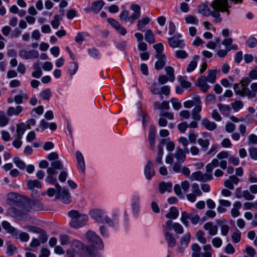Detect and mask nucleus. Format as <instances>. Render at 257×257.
Returning a JSON list of instances; mask_svg holds the SVG:
<instances>
[{
  "label": "nucleus",
  "instance_id": "f257e3e1",
  "mask_svg": "<svg viewBox=\"0 0 257 257\" xmlns=\"http://www.w3.org/2000/svg\"><path fill=\"white\" fill-rule=\"evenodd\" d=\"M86 242L87 243L85 247L86 252L90 256L95 257L98 255V250H102L104 248L102 240L97 234L92 231L88 230L85 234Z\"/></svg>",
  "mask_w": 257,
  "mask_h": 257
},
{
  "label": "nucleus",
  "instance_id": "f03ea898",
  "mask_svg": "<svg viewBox=\"0 0 257 257\" xmlns=\"http://www.w3.org/2000/svg\"><path fill=\"white\" fill-rule=\"evenodd\" d=\"M25 202L24 200L16 207H11L7 210V214L10 216L21 221H28L31 217L28 214L29 211L25 209Z\"/></svg>",
  "mask_w": 257,
  "mask_h": 257
},
{
  "label": "nucleus",
  "instance_id": "7ed1b4c3",
  "mask_svg": "<svg viewBox=\"0 0 257 257\" xmlns=\"http://www.w3.org/2000/svg\"><path fill=\"white\" fill-rule=\"evenodd\" d=\"M68 215L71 218L69 222L70 226L77 228L85 225L88 220V216L85 214H80L78 211L72 210L68 212Z\"/></svg>",
  "mask_w": 257,
  "mask_h": 257
},
{
  "label": "nucleus",
  "instance_id": "20e7f679",
  "mask_svg": "<svg viewBox=\"0 0 257 257\" xmlns=\"http://www.w3.org/2000/svg\"><path fill=\"white\" fill-rule=\"evenodd\" d=\"M198 12L202 14L205 17L211 16L214 18L213 22L217 24L222 22V19L221 18L220 14L218 11L210 10L207 6L205 5H200L198 7Z\"/></svg>",
  "mask_w": 257,
  "mask_h": 257
},
{
  "label": "nucleus",
  "instance_id": "39448f33",
  "mask_svg": "<svg viewBox=\"0 0 257 257\" xmlns=\"http://www.w3.org/2000/svg\"><path fill=\"white\" fill-rule=\"evenodd\" d=\"M210 7L213 11L220 12H225L227 15H229V8L230 7L228 4V0H213L210 4Z\"/></svg>",
  "mask_w": 257,
  "mask_h": 257
},
{
  "label": "nucleus",
  "instance_id": "423d86ee",
  "mask_svg": "<svg viewBox=\"0 0 257 257\" xmlns=\"http://www.w3.org/2000/svg\"><path fill=\"white\" fill-rule=\"evenodd\" d=\"M251 79L249 77H242L240 81V84L235 83L233 85V89L236 95L244 97L245 88H248V85L250 83Z\"/></svg>",
  "mask_w": 257,
  "mask_h": 257
},
{
  "label": "nucleus",
  "instance_id": "0eeeda50",
  "mask_svg": "<svg viewBox=\"0 0 257 257\" xmlns=\"http://www.w3.org/2000/svg\"><path fill=\"white\" fill-rule=\"evenodd\" d=\"M57 191L56 198L60 199L63 203L69 204L71 202V197L68 190L65 189H62L59 184H55Z\"/></svg>",
  "mask_w": 257,
  "mask_h": 257
},
{
  "label": "nucleus",
  "instance_id": "6e6552de",
  "mask_svg": "<svg viewBox=\"0 0 257 257\" xmlns=\"http://www.w3.org/2000/svg\"><path fill=\"white\" fill-rule=\"evenodd\" d=\"M169 46L172 48H179L183 49L185 46L184 40L182 39V35L177 34L172 37L167 38Z\"/></svg>",
  "mask_w": 257,
  "mask_h": 257
},
{
  "label": "nucleus",
  "instance_id": "1a4fd4ad",
  "mask_svg": "<svg viewBox=\"0 0 257 257\" xmlns=\"http://www.w3.org/2000/svg\"><path fill=\"white\" fill-rule=\"evenodd\" d=\"M25 202V207L27 211H30L31 209L36 211H41L43 209V203L38 200L24 199Z\"/></svg>",
  "mask_w": 257,
  "mask_h": 257
},
{
  "label": "nucleus",
  "instance_id": "9d476101",
  "mask_svg": "<svg viewBox=\"0 0 257 257\" xmlns=\"http://www.w3.org/2000/svg\"><path fill=\"white\" fill-rule=\"evenodd\" d=\"M90 217L98 223H104L106 218V212L100 209H94L89 212Z\"/></svg>",
  "mask_w": 257,
  "mask_h": 257
},
{
  "label": "nucleus",
  "instance_id": "9b49d317",
  "mask_svg": "<svg viewBox=\"0 0 257 257\" xmlns=\"http://www.w3.org/2000/svg\"><path fill=\"white\" fill-rule=\"evenodd\" d=\"M212 174L206 172V173L203 174L201 171H198L192 173L191 178L193 180H196L200 182H206L210 181L212 179Z\"/></svg>",
  "mask_w": 257,
  "mask_h": 257
},
{
  "label": "nucleus",
  "instance_id": "f8f14e48",
  "mask_svg": "<svg viewBox=\"0 0 257 257\" xmlns=\"http://www.w3.org/2000/svg\"><path fill=\"white\" fill-rule=\"evenodd\" d=\"M19 55L20 57L24 59H30L33 58H37L39 56L38 51L35 50L27 51L22 49L19 51Z\"/></svg>",
  "mask_w": 257,
  "mask_h": 257
},
{
  "label": "nucleus",
  "instance_id": "ddd939ff",
  "mask_svg": "<svg viewBox=\"0 0 257 257\" xmlns=\"http://www.w3.org/2000/svg\"><path fill=\"white\" fill-rule=\"evenodd\" d=\"M131 9L133 11V13L128 17V21L133 23L135 20L140 18L141 16V7L138 5L133 4L131 6Z\"/></svg>",
  "mask_w": 257,
  "mask_h": 257
},
{
  "label": "nucleus",
  "instance_id": "4468645a",
  "mask_svg": "<svg viewBox=\"0 0 257 257\" xmlns=\"http://www.w3.org/2000/svg\"><path fill=\"white\" fill-rule=\"evenodd\" d=\"M144 174L148 180H151L155 176V172L154 168V165L152 161H149L145 167Z\"/></svg>",
  "mask_w": 257,
  "mask_h": 257
},
{
  "label": "nucleus",
  "instance_id": "2eb2a0df",
  "mask_svg": "<svg viewBox=\"0 0 257 257\" xmlns=\"http://www.w3.org/2000/svg\"><path fill=\"white\" fill-rule=\"evenodd\" d=\"M29 95L26 91L20 90L19 94L14 96V100L17 104H20L27 101Z\"/></svg>",
  "mask_w": 257,
  "mask_h": 257
},
{
  "label": "nucleus",
  "instance_id": "dca6fc26",
  "mask_svg": "<svg viewBox=\"0 0 257 257\" xmlns=\"http://www.w3.org/2000/svg\"><path fill=\"white\" fill-rule=\"evenodd\" d=\"M251 90L248 88H245L244 97L248 99L254 98L257 93V82L252 83L250 85Z\"/></svg>",
  "mask_w": 257,
  "mask_h": 257
},
{
  "label": "nucleus",
  "instance_id": "f3484780",
  "mask_svg": "<svg viewBox=\"0 0 257 257\" xmlns=\"http://www.w3.org/2000/svg\"><path fill=\"white\" fill-rule=\"evenodd\" d=\"M202 104V102L199 96L193 97L191 100H187L183 103L184 106L190 108L192 106L197 107Z\"/></svg>",
  "mask_w": 257,
  "mask_h": 257
},
{
  "label": "nucleus",
  "instance_id": "a211bd4d",
  "mask_svg": "<svg viewBox=\"0 0 257 257\" xmlns=\"http://www.w3.org/2000/svg\"><path fill=\"white\" fill-rule=\"evenodd\" d=\"M240 180L235 175L229 176L228 179L226 180L224 183L225 187L230 190L234 189L233 185H237Z\"/></svg>",
  "mask_w": 257,
  "mask_h": 257
},
{
  "label": "nucleus",
  "instance_id": "6ab92c4d",
  "mask_svg": "<svg viewBox=\"0 0 257 257\" xmlns=\"http://www.w3.org/2000/svg\"><path fill=\"white\" fill-rule=\"evenodd\" d=\"M203 228L205 230L208 231V234L211 236L215 235L218 232L217 226L211 222L205 223Z\"/></svg>",
  "mask_w": 257,
  "mask_h": 257
},
{
  "label": "nucleus",
  "instance_id": "aec40b11",
  "mask_svg": "<svg viewBox=\"0 0 257 257\" xmlns=\"http://www.w3.org/2000/svg\"><path fill=\"white\" fill-rule=\"evenodd\" d=\"M23 110V107L19 105L16 107L10 106L7 110V114L8 116L11 117L13 115H19Z\"/></svg>",
  "mask_w": 257,
  "mask_h": 257
},
{
  "label": "nucleus",
  "instance_id": "412c9836",
  "mask_svg": "<svg viewBox=\"0 0 257 257\" xmlns=\"http://www.w3.org/2000/svg\"><path fill=\"white\" fill-rule=\"evenodd\" d=\"M156 128L154 125H151L149 128V142L152 149H154L155 145Z\"/></svg>",
  "mask_w": 257,
  "mask_h": 257
},
{
  "label": "nucleus",
  "instance_id": "4be33fe9",
  "mask_svg": "<svg viewBox=\"0 0 257 257\" xmlns=\"http://www.w3.org/2000/svg\"><path fill=\"white\" fill-rule=\"evenodd\" d=\"M71 246L74 251L77 252L86 251L85 247H87L83 243L78 240H74L71 243Z\"/></svg>",
  "mask_w": 257,
  "mask_h": 257
},
{
  "label": "nucleus",
  "instance_id": "5701e85b",
  "mask_svg": "<svg viewBox=\"0 0 257 257\" xmlns=\"http://www.w3.org/2000/svg\"><path fill=\"white\" fill-rule=\"evenodd\" d=\"M173 156L176 158L177 162L179 163H183L185 161L186 157L183 150L179 147L176 148Z\"/></svg>",
  "mask_w": 257,
  "mask_h": 257
},
{
  "label": "nucleus",
  "instance_id": "b1692460",
  "mask_svg": "<svg viewBox=\"0 0 257 257\" xmlns=\"http://www.w3.org/2000/svg\"><path fill=\"white\" fill-rule=\"evenodd\" d=\"M158 189L161 193H164L166 192H171L172 190V184L170 182H161L159 184Z\"/></svg>",
  "mask_w": 257,
  "mask_h": 257
},
{
  "label": "nucleus",
  "instance_id": "393cba45",
  "mask_svg": "<svg viewBox=\"0 0 257 257\" xmlns=\"http://www.w3.org/2000/svg\"><path fill=\"white\" fill-rule=\"evenodd\" d=\"M207 82L206 77L204 76H201L198 80V86L204 93H206L210 88V86L207 83Z\"/></svg>",
  "mask_w": 257,
  "mask_h": 257
},
{
  "label": "nucleus",
  "instance_id": "a878e982",
  "mask_svg": "<svg viewBox=\"0 0 257 257\" xmlns=\"http://www.w3.org/2000/svg\"><path fill=\"white\" fill-rule=\"evenodd\" d=\"M202 110V104L194 107V108L191 110V115L192 119L195 121H200L201 119V116L200 114Z\"/></svg>",
  "mask_w": 257,
  "mask_h": 257
},
{
  "label": "nucleus",
  "instance_id": "bb28decb",
  "mask_svg": "<svg viewBox=\"0 0 257 257\" xmlns=\"http://www.w3.org/2000/svg\"><path fill=\"white\" fill-rule=\"evenodd\" d=\"M201 124L209 131H212L217 127V124L214 121H211L205 118L202 120Z\"/></svg>",
  "mask_w": 257,
  "mask_h": 257
},
{
  "label": "nucleus",
  "instance_id": "cd10ccee",
  "mask_svg": "<svg viewBox=\"0 0 257 257\" xmlns=\"http://www.w3.org/2000/svg\"><path fill=\"white\" fill-rule=\"evenodd\" d=\"M217 107L222 115L227 116L229 115L231 110V107L229 105L218 103Z\"/></svg>",
  "mask_w": 257,
  "mask_h": 257
},
{
  "label": "nucleus",
  "instance_id": "c85d7f7f",
  "mask_svg": "<svg viewBox=\"0 0 257 257\" xmlns=\"http://www.w3.org/2000/svg\"><path fill=\"white\" fill-rule=\"evenodd\" d=\"M2 225L7 233L12 234L13 236H14L17 230V229L12 226L11 224L7 221H3L2 223Z\"/></svg>",
  "mask_w": 257,
  "mask_h": 257
},
{
  "label": "nucleus",
  "instance_id": "c756f323",
  "mask_svg": "<svg viewBox=\"0 0 257 257\" xmlns=\"http://www.w3.org/2000/svg\"><path fill=\"white\" fill-rule=\"evenodd\" d=\"M27 186L29 190H33L35 188L40 189L42 187L41 182L36 179L28 180L27 181Z\"/></svg>",
  "mask_w": 257,
  "mask_h": 257
},
{
  "label": "nucleus",
  "instance_id": "7c9ffc66",
  "mask_svg": "<svg viewBox=\"0 0 257 257\" xmlns=\"http://www.w3.org/2000/svg\"><path fill=\"white\" fill-rule=\"evenodd\" d=\"M27 126L24 122H21L17 125V138L22 139L26 131Z\"/></svg>",
  "mask_w": 257,
  "mask_h": 257
},
{
  "label": "nucleus",
  "instance_id": "2f4dec72",
  "mask_svg": "<svg viewBox=\"0 0 257 257\" xmlns=\"http://www.w3.org/2000/svg\"><path fill=\"white\" fill-rule=\"evenodd\" d=\"M179 215V211L174 207H171L169 209V212L166 214L165 216L167 218L175 219Z\"/></svg>",
  "mask_w": 257,
  "mask_h": 257
},
{
  "label": "nucleus",
  "instance_id": "473e14b6",
  "mask_svg": "<svg viewBox=\"0 0 257 257\" xmlns=\"http://www.w3.org/2000/svg\"><path fill=\"white\" fill-rule=\"evenodd\" d=\"M219 166V162L218 159H213L211 163L208 164L206 166V172L212 174V171L214 168L217 167Z\"/></svg>",
  "mask_w": 257,
  "mask_h": 257
},
{
  "label": "nucleus",
  "instance_id": "72a5a7b5",
  "mask_svg": "<svg viewBox=\"0 0 257 257\" xmlns=\"http://www.w3.org/2000/svg\"><path fill=\"white\" fill-rule=\"evenodd\" d=\"M191 249L193 251L192 257H201L202 252H201L200 246L196 243L191 245Z\"/></svg>",
  "mask_w": 257,
  "mask_h": 257
},
{
  "label": "nucleus",
  "instance_id": "f704fd0d",
  "mask_svg": "<svg viewBox=\"0 0 257 257\" xmlns=\"http://www.w3.org/2000/svg\"><path fill=\"white\" fill-rule=\"evenodd\" d=\"M164 235L165 239L169 247H172L175 246L176 241L171 232H167V233L165 234Z\"/></svg>",
  "mask_w": 257,
  "mask_h": 257
},
{
  "label": "nucleus",
  "instance_id": "c9c22d12",
  "mask_svg": "<svg viewBox=\"0 0 257 257\" xmlns=\"http://www.w3.org/2000/svg\"><path fill=\"white\" fill-rule=\"evenodd\" d=\"M156 58L158 60L155 63V69L157 70L161 69L166 64V56H162Z\"/></svg>",
  "mask_w": 257,
  "mask_h": 257
},
{
  "label": "nucleus",
  "instance_id": "e433bc0d",
  "mask_svg": "<svg viewBox=\"0 0 257 257\" xmlns=\"http://www.w3.org/2000/svg\"><path fill=\"white\" fill-rule=\"evenodd\" d=\"M190 217L191 215L186 211L181 212L180 220L186 227H188L189 225L188 219H190Z\"/></svg>",
  "mask_w": 257,
  "mask_h": 257
},
{
  "label": "nucleus",
  "instance_id": "4c0bfd02",
  "mask_svg": "<svg viewBox=\"0 0 257 257\" xmlns=\"http://www.w3.org/2000/svg\"><path fill=\"white\" fill-rule=\"evenodd\" d=\"M13 236L16 238H20L21 241L24 242L28 241L30 238L29 235L27 233L24 232H19L18 230Z\"/></svg>",
  "mask_w": 257,
  "mask_h": 257
},
{
  "label": "nucleus",
  "instance_id": "58836bf2",
  "mask_svg": "<svg viewBox=\"0 0 257 257\" xmlns=\"http://www.w3.org/2000/svg\"><path fill=\"white\" fill-rule=\"evenodd\" d=\"M150 21V19L147 17L139 20L137 24L138 30L139 31H144L143 29L146 25L149 23Z\"/></svg>",
  "mask_w": 257,
  "mask_h": 257
},
{
  "label": "nucleus",
  "instance_id": "ea45409f",
  "mask_svg": "<svg viewBox=\"0 0 257 257\" xmlns=\"http://www.w3.org/2000/svg\"><path fill=\"white\" fill-rule=\"evenodd\" d=\"M104 5V3L103 1H97L92 3L91 9L95 13H98L100 11Z\"/></svg>",
  "mask_w": 257,
  "mask_h": 257
},
{
  "label": "nucleus",
  "instance_id": "a19ab883",
  "mask_svg": "<svg viewBox=\"0 0 257 257\" xmlns=\"http://www.w3.org/2000/svg\"><path fill=\"white\" fill-rule=\"evenodd\" d=\"M153 47L156 52L155 55L156 58H159L160 56H165V55L162 53L164 50V47L162 43H159L155 44L153 46Z\"/></svg>",
  "mask_w": 257,
  "mask_h": 257
},
{
  "label": "nucleus",
  "instance_id": "79ce46f5",
  "mask_svg": "<svg viewBox=\"0 0 257 257\" xmlns=\"http://www.w3.org/2000/svg\"><path fill=\"white\" fill-rule=\"evenodd\" d=\"M88 36V34L86 32H79L75 37V40L78 44L81 45L83 41Z\"/></svg>",
  "mask_w": 257,
  "mask_h": 257
},
{
  "label": "nucleus",
  "instance_id": "37998d69",
  "mask_svg": "<svg viewBox=\"0 0 257 257\" xmlns=\"http://www.w3.org/2000/svg\"><path fill=\"white\" fill-rule=\"evenodd\" d=\"M145 38L149 43L153 44L155 42L154 35L152 30H148L145 34Z\"/></svg>",
  "mask_w": 257,
  "mask_h": 257
},
{
  "label": "nucleus",
  "instance_id": "c03bdc74",
  "mask_svg": "<svg viewBox=\"0 0 257 257\" xmlns=\"http://www.w3.org/2000/svg\"><path fill=\"white\" fill-rule=\"evenodd\" d=\"M178 81L180 85L183 88L187 89L191 86V83L186 80V77L179 76L178 77Z\"/></svg>",
  "mask_w": 257,
  "mask_h": 257
},
{
  "label": "nucleus",
  "instance_id": "a18cd8bd",
  "mask_svg": "<svg viewBox=\"0 0 257 257\" xmlns=\"http://www.w3.org/2000/svg\"><path fill=\"white\" fill-rule=\"evenodd\" d=\"M204 253H202L201 257H212L213 249L210 244H207L203 246Z\"/></svg>",
  "mask_w": 257,
  "mask_h": 257
},
{
  "label": "nucleus",
  "instance_id": "49530a36",
  "mask_svg": "<svg viewBox=\"0 0 257 257\" xmlns=\"http://www.w3.org/2000/svg\"><path fill=\"white\" fill-rule=\"evenodd\" d=\"M191 235L190 233L187 232L181 238V245L182 247L185 248L188 246L190 240Z\"/></svg>",
  "mask_w": 257,
  "mask_h": 257
},
{
  "label": "nucleus",
  "instance_id": "de8ad7c7",
  "mask_svg": "<svg viewBox=\"0 0 257 257\" xmlns=\"http://www.w3.org/2000/svg\"><path fill=\"white\" fill-rule=\"evenodd\" d=\"M9 121V118L6 116L4 111L0 110V126L7 125Z\"/></svg>",
  "mask_w": 257,
  "mask_h": 257
},
{
  "label": "nucleus",
  "instance_id": "09e8293b",
  "mask_svg": "<svg viewBox=\"0 0 257 257\" xmlns=\"http://www.w3.org/2000/svg\"><path fill=\"white\" fill-rule=\"evenodd\" d=\"M34 67L35 69V70L32 73V77L36 78H40L42 75V71L41 69L39 67V64H34Z\"/></svg>",
  "mask_w": 257,
  "mask_h": 257
},
{
  "label": "nucleus",
  "instance_id": "8fccbe9b",
  "mask_svg": "<svg viewBox=\"0 0 257 257\" xmlns=\"http://www.w3.org/2000/svg\"><path fill=\"white\" fill-rule=\"evenodd\" d=\"M198 143L201 147L202 150L206 151L209 146L210 142L208 139H203L201 138L198 139Z\"/></svg>",
  "mask_w": 257,
  "mask_h": 257
},
{
  "label": "nucleus",
  "instance_id": "3c124183",
  "mask_svg": "<svg viewBox=\"0 0 257 257\" xmlns=\"http://www.w3.org/2000/svg\"><path fill=\"white\" fill-rule=\"evenodd\" d=\"M52 93L50 88H46L43 91H42L40 94L39 96L40 98L44 100H49L50 99V96H51Z\"/></svg>",
  "mask_w": 257,
  "mask_h": 257
},
{
  "label": "nucleus",
  "instance_id": "603ef678",
  "mask_svg": "<svg viewBox=\"0 0 257 257\" xmlns=\"http://www.w3.org/2000/svg\"><path fill=\"white\" fill-rule=\"evenodd\" d=\"M174 56L177 59H185L188 57V54L184 50H178L174 52Z\"/></svg>",
  "mask_w": 257,
  "mask_h": 257
},
{
  "label": "nucleus",
  "instance_id": "864d4df0",
  "mask_svg": "<svg viewBox=\"0 0 257 257\" xmlns=\"http://www.w3.org/2000/svg\"><path fill=\"white\" fill-rule=\"evenodd\" d=\"M216 72L214 70H211L209 71L208 74L206 77V80L210 83H214L216 81Z\"/></svg>",
  "mask_w": 257,
  "mask_h": 257
},
{
  "label": "nucleus",
  "instance_id": "5fc2aeb1",
  "mask_svg": "<svg viewBox=\"0 0 257 257\" xmlns=\"http://www.w3.org/2000/svg\"><path fill=\"white\" fill-rule=\"evenodd\" d=\"M243 105V103L240 100H236L231 103V106L235 112H237L242 108Z\"/></svg>",
  "mask_w": 257,
  "mask_h": 257
},
{
  "label": "nucleus",
  "instance_id": "6e6d98bb",
  "mask_svg": "<svg viewBox=\"0 0 257 257\" xmlns=\"http://www.w3.org/2000/svg\"><path fill=\"white\" fill-rule=\"evenodd\" d=\"M13 162L16 166L21 170H24L26 168V164L22 161L19 157H15L13 158Z\"/></svg>",
  "mask_w": 257,
  "mask_h": 257
},
{
  "label": "nucleus",
  "instance_id": "4d7b16f0",
  "mask_svg": "<svg viewBox=\"0 0 257 257\" xmlns=\"http://www.w3.org/2000/svg\"><path fill=\"white\" fill-rule=\"evenodd\" d=\"M150 90L151 93L153 94H161V88L159 84L156 83H153L150 86Z\"/></svg>",
  "mask_w": 257,
  "mask_h": 257
},
{
  "label": "nucleus",
  "instance_id": "13d9d810",
  "mask_svg": "<svg viewBox=\"0 0 257 257\" xmlns=\"http://www.w3.org/2000/svg\"><path fill=\"white\" fill-rule=\"evenodd\" d=\"M165 70L168 75L169 80L173 82L175 80L174 70L172 67L167 66L165 68Z\"/></svg>",
  "mask_w": 257,
  "mask_h": 257
},
{
  "label": "nucleus",
  "instance_id": "bf43d9fd",
  "mask_svg": "<svg viewBox=\"0 0 257 257\" xmlns=\"http://www.w3.org/2000/svg\"><path fill=\"white\" fill-rule=\"evenodd\" d=\"M173 223L171 220H168L165 224L162 225L164 234L167 232H170V231L173 229L172 225Z\"/></svg>",
  "mask_w": 257,
  "mask_h": 257
},
{
  "label": "nucleus",
  "instance_id": "052dcab7",
  "mask_svg": "<svg viewBox=\"0 0 257 257\" xmlns=\"http://www.w3.org/2000/svg\"><path fill=\"white\" fill-rule=\"evenodd\" d=\"M17 251V247L11 243L7 244L6 253L9 255H13Z\"/></svg>",
  "mask_w": 257,
  "mask_h": 257
},
{
  "label": "nucleus",
  "instance_id": "680f3d73",
  "mask_svg": "<svg viewBox=\"0 0 257 257\" xmlns=\"http://www.w3.org/2000/svg\"><path fill=\"white\" fill-rule=\"evenodd\" d=\"M61 20V18L59 15H55L54 16L53 20L51 22V24L53 28L57 29L60 25V21Z\"/></svg>",
  "mask_w": 257,
  "mask_h": 257
},
{
  "label": "nucleus",
  "instance_id": "e2e57ef3",
  "mask_svg": "<svg viewBox=\"0 0 257 257\" xmlns=\"http://www.w3.org/2000/svg\"><path fill=\"white\" fill-rule=\"evenodd\" d=\"M185 21L187 24H191L194 25H198L199 20L196 17L193 15H189L185 18Z\"/></svg>",
  "mask_w": 257,
  "mask_h": 257
},
{
  "label": "nucleus",
  "instance_id": "0e129e2a",
  "mask_svg": "<svg viewBox=\"0 0 257 257\" xmlns=\"http://www.w3.org/2000/svg\"><path fill=\"white\" fill-rule=\"evenodd\" d=\"M172 227L174 231L177 234H182L184 232V228L182 225L179 223H174Z\"/></svg>",
  "mask_w": 257,
  "mask_h": 257
},
{
  "label": "nucleus",
  "instance_id": "69168bd1",
  "mask_svg": "<svg viewBox=\"0 0 257 257\" xmlns=\"http://www.w3.org/2000/svg\"><path fill=\"white\" fill-rule=\"evenodd\" d=\"M192 193H194L198 196L202 195V192L199 188V186L197 183H194L191 185Z\"/></svg>",
  "mask_w": 257,
  "mask_h": 257
},
{
  "label": "nucleus",
  "instance_id": "338daca9",
  "mask_svg": "<svg viewBox=\"0 0 257 257\" xmlns=\"http://www.w3.org/2000/svg\"><path fill=\"white\" fill-rule=\"evenodd\" d=\"M198 134L194 131H190L188 133V139L191 143L195 144Z\"/></svg>",
  "mask_w": 257,
  "mask_h": 257
},
{
  "label": "nucleus",
  "instance_id": "774afa93",
  "mask_svg": "<svg viewBox=\"0 0 257 257\" xmlns=\"http://www.w3.org/2000/svg\"><path fill=\"white\" fill-rule=\"evenodd\" d=\"M246 42L248 47L251 48H254L257 45V39L253 37H249Z\"/></svg>",
  "mask_w": 257,
  "mask_h": 257
}]
</instances>
